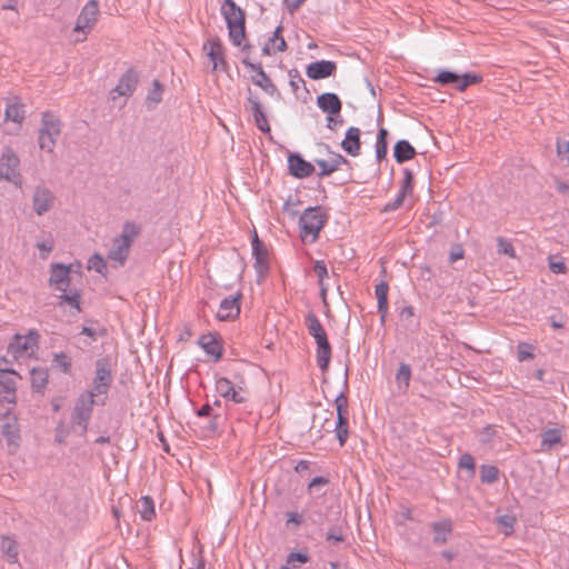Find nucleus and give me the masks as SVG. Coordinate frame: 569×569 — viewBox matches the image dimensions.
<instances>
[{"instance_id": "nucleus-26", "label": "nucleus", "mask_w": 569, "mask_h": 569, "mask_svg": "<svg viewBox=\"0 0 569 569\" xmlns=\"http://www.w3.org/2000/svg\"><path fill=\"white\" fill-rule=\"evenodd\" d=\"M282 26L279 24L272 32V36L269 37L268 41L264 43L262 48L263 56H271L278 51L282 52L287 49V42L282 37Z\"/></svg>"}, {"instance_id": "nucleus-24", "label": "nucleus", "mask_w": 569, "mask_h": 569, "mask_svg": "<svg viewBox=\"0 0 569 569\" xmlns=\"http://www.w3.org/2000/svg\"><path fill=\"white\" fill-rule=\"evenodd\" d=\"M360 136L361 131L357 127H350L346 131V137L341 141V148L347 154L351 157H357L360 154Z\"/></svg>"}, {"instance_id": "nucleus-32", "label": "nucleus", "mask_w": 569, "mask_h": 569, "mask_svg": "<svg viewBox=\"0 0 569 569\" xmlns=\"http://www.w3.org/2000/svg\"><path fill=\"white\" fill-rule=\"evenodd\" d=\"M0 550L3 558L9 563H18L19 561V551H18V542L10 536H2L0 539Z\"/></svg>"}, {"instance_id": "nucleus-59", "label": "nucleus", "mask_w": 569, "mask_h": 569, "mask_svg": "<svg viewBox=\"0 0 569 569\" xmlns=\"http://www.w3.org/2000/svg\"><path fill=\"white\" fill-rule=\"evenodd\" d=\"M37 248L41 251V252H44L46 254L41 253V258L42 259H46L47 258V254L49 252L52 251L53 249V240L52 239H48V240H44V241H41L37 244Z\"/></svg>"}, {"instance_id": "nucleus-38", "label": "nucleus", "mask_w": 569, "mask_h": 569, "mask_svg": "<svg viewBox=\"0 0 569 569\" xmlns=\"http://www.w3.org/2000/svg\"><path fill=\"white\" fill-rule=\"evenodd\" d=\"M411 380V367L408 363L401 362L396 373V382L399 390L406 391L409 388Z\"/></svg>"}, {"instance_id": "nucleus-2", "label": "nucleus", "mask_w": 569, "mask_h": 569, "mask_svg": "<svg viewBox=\"0 0 569 569\" xmlns=\"http://www.w3.org/2000/svg\"><path fill=\"white\" fill-rule=\"evenodd\" d=\"M221 13L226 20L229 37L234 46H241L244 38V12L233 0H223Z\"/></svg>"}, {"instance_id": "nucleus-5", "label": "nucleus", "mask_w": 569, "mask_h": 569, "mask_svg": "<svg viewBox=\"0 0 569 569\" xmlns=\"http://www.w3.org/2000/svg\"><path fill=\"white\" fill-rule=\"evenodd\" d=\"M61 132L60 120L50 112L42 114L41 128L39 130V147L41 150L52 152L58 137Z\"/></svg>"}, {"instance_id": "nucleus-1", "label": "nucleus", "mask_w": 569, "mask_h": 569, "mask_svg": "<svg viewBox=\"0 0 569 569\" xmlns=\"http://www.w3.org/2000/svg\"><path fill=\"white\" fill-rule=\"evenodd\" d=\"M141 228L132 221H126L122 231L113 238L112 247L108 252V259L116 263L117 267H123L128 257L131 244L140 233Z\"/></svg>"}, {"instance_id": "nucleus-30", "label": "nucleus", "mask_w": 569, "mask_h": 569, "mask_svg": "<svg viewBox=\"0 0 569 569\" xmlns=\"http://www.w3.org/2000/svg\"><path fill=\"white\" fill-rule=\"evenodd\" d=\"M240 313L239 297H227L222 299L217 312L219 320H228Z\"/></svg>"}, {"instance_id": "nucleus-33", "label": "nucleus", "mask_w": 569, "mask_h": 569, "mask_svg": "<svg viewBox=\"0 0 569 569\" xmlns=\"http://www.w3.org/2000/svg\"><path fill=\"white\" fill-rule=\"evenodd\" d=\"M375 295L378 301V313L380 315V322L385 323L388 313V284L385 281L378 283L375 288Z\"/></svg>"}, {"instance_id": "nucleus-50", "label": "nucleus", "mask_w": 569, "mask_h": 569, "mask_svg": "<svg viewBox=\"0 0 569 569\" xmlns=\"http://www.w3.org/2000/svg\"><path fill=\"white\" fill-rule=\"evenodd\" d=\"M458 467L469 471L470 477L475 476L476 461L470 453H463L459 458Z\"/></svg>"}, {"instance_id": "nucleus-49", "label": "nucleus", "mask_w": 569, "mask_h": 569, "mask_svg": "<svg viewBox=\"0 0 569 569\" xmlns=\"http://www.w3.org/2000/svg\"><path fill=\"white\" fill-rule=\"evenodd\" d=\"M326 540L328 542H333V543L345 541V535H343L342 527L340 525H335V526L330 527L326 533Z\"/></svg>"}, {"instance_id": "nucleus-18", "label": "nucleus", "mask_w": 569, "mask_h": 569, "mask_svg": "<svg viewBox=\"0 0 569 569\" xmlns=\"http://www.w3.org/2000/svg\"><path fill=\"white\" fill-rule=\"evenodd\" d=\"M49 283L58 291H67L70 286V267L58 262L51 263Z\"/></svg>"}, {"instance_id": "nucleus-13", "label": "nucleus", "mask_w": 569, "mask_h": 569, "mask_svg": "<svg viewBox=\"0 0 569 569\" xmlns=\"http://www.w3.org/2000/svg\"><path fill=\"white\" fill-rule=\"evenodd\" d=\"M251 72H254L251 80L252 83L261 88L266 93L271 97H280V92L271 81L270 77L264 72L261 63H253L249 58H243L241 61Z\"/></svg>"}, {"instance_id": "nucleus-35", "label": "nucleus", "mask_w": 569, "mask_h": 569, "mask_svg": "<svg viewBox=\"0 0 569 569\" xmlns=\"http://www.w3.org/2000/svg\"><path fill=\"white\" fill-rule=\"evenodd\" d=\"M4 118L18 124L22 123L26 118L24 106L16 99L8 101Z\"/></svg>"}, {"instance_id": "nucleus-60", "label": "nucleus", "mask_w": 569, "mask_h": 569, "mask_svg": "<svg viewBox=\"0 0 569 569\" xmlns=\"http://www.w3.org/2000/svg\"><path fill=\"white\" fill-rule=\"evenodd\" d=\"M307 0H283L289 13L296 12Z\"/></svg>"}, {"instance_id": "nucleus-63", "label": "nucleus", "mask_w": 569, "mask_h": 569, "mask_svg": "<svg viewBox=\"0 0 569 569\" xmlns=\"http://www.w3.org/2000/svg\"><path fill=\"white\" fill-rule=\"evenodd\" d=\"M403 201H405V200H403L402 198H400L399 196H397V197H396V199H395L393 201L388 202V203L385 206L383 211H386V212L395 211V210L399 209V208L402 206Z\"/></svg>"}, {"instance_id": "nucleus-4", "label": "nucleus", "mask_w": 569, "mask_h": 569, "mask_svg": "<svg viewBox=\"0 0 569 569\" xmlns=\"http://www.w3.org/2000/svg\"><path fill=\"white\" fill-rule=\"evenodd\" d=\"M327 222V214L321 207L307 208L299 218L300 237L303 241L310 237V242H315L321 229Z\"/></svg>"}, {"instance_id": "nucleus-29", "label": "nucleus", "mask_w": 569, "mask_h": 569, "mask_svg": "<svg viewBox=\"0 0 569 569\" xmlns=\"http://www.w3.org/2000/svg\"><path fill=\"white\" fill-rule=\"evenodd\" d=\"M346 163H348V160L339 153H332L331 158L328 160L317 159L316 164L320 168L318 176L319 177L330 176L332 172H335L342 164H346Z\"/></svg>"}, {"instance_id": "nucleus-58", "label": "nucleus", "mask_w": 569, "mask_h": 569, "mask_svg": "<svg viewBox=\"0 0 569 569\" xmlns=\"http://www.w3.org/2000/svg\"><path fill=\"white\" fill-rule=\"evenodd\" d=\"M343 120L339 114H328L327 117V128L330 130H335L338 126H341Z\"/></svg>"}, {"instance_id": "nucleus-15", "label": "nucleus", "mask_w": 569, "mask_h": 569, "mask_svg": "<svg viewBox=\"0 0 569 569\" xmlns=\"http://www.w3.org/2000/svg\"><path fill=\"white\" fill-rule=\"evenodd\" d=\"M203 50L212 62V71H227L228 62L224 58L223 46L218 38L208 39L203 44Z\"/></svg>"}, {"instance_id": "nucleus-51", "label": "nucleus", "mask_w": 569, "mask_h": 569, "mask_svg": "<svg viewBox=\"0 0 569 569\" xmlns=\"http://www.w3.org/2000/svg\"><path fill=\"white\" fill-rule=\"evenodd\" d=\"M53 363L60 368L64 373H69L71 369V358L64 352L56 353L53 357Z\"/></svg>"}, {"instance_id": "nucleus-41", "label": "nucleus", "mask_w": 569, "mask_h": 569, "mask_svg": "<svg viewBox=\"0 0 569 569\" xmlns=\"http://www.w3.org/2000/svg\"><path fill=\"white\" fill-rule=\"evenodd\" d=\"M30 375H31V385H32L33 390L41 391L48 382V378H49L48 371L42 368H39V369L33 368L31 370Z\"/></svg>"}, {"instance_id": "nucleus-52", "label": "nucleus", "mask_w": 569, "mask_h": 569, "mask_svg": "<svg viewBox=\"0 0 569 569\" xmlns=\"http://www.w3.org/2000/svg\"><path fill=\"white\" fill-rule=\"evenodd\" d=\"M497 522L499 526L503 527V533L509 536L513 532V527L516 523V518L510 515H502L497 518Z\"/></svg>"}, {"instance_id": "nucleus-21", "label": "nucleus", "mask_w": 569, "mask_h": 569, "mask_svg": "<svg viewBox=\"0 0 569 569\" xmlns=\"http://www.w3.org/2000/svg\"><path fill=\"white\" fill-rule=\"evenodd\" d=\"M288 168L290 174L298 179L307 178L315 171L313 164L305 160L299 153L289 154Z\"/></svg>"}, {"instance_id": "nucleus-20", "label": "nucleus", "mask_w": 569, "mask_h": 569, "mask_svg": "<svg viewBox=\"0 0 569 569\" xmlns=\"http://www.w3.org/2000/svg\"><path fill=\"white\" fill-rule=\"evenodd\" d=\"M6 417L8 420L4 423H2V426H1V435L3 436V438L6 440L8 451L10 453H13L19 447V441H20L19 426L17 422V418H14V417L9 418L8 413H6Z\"/></svg>"}, {"instance_id": "nucleus-3", "label": "nucleus", "mask_w": 569, "mask_h": 569, "mask_svg": "<svg viewBox=\"0 0 569 569\" xmlns=\"http://www.w3.org/2000/svg\"><path fill=\"white\" fill-rule=\"evenodd\" d=\"M113 381V375L108 360L98 359L96 361V375L92 381V389L87 390L97 399L98 406L107 403L108 393Z\"/></svg>"}, {"instance_id": "nucleus-10", "label": "nucleus", "mask_w": 569, "mask_h": 569, "mask_svg": "<svg viewBox=\"0 0 569 569\" xmlns=\"http://www.w3.org/2000/svg\"><path fill=\"white\" fill-rule=\"evenodd\" d=\"M337 409V421L335 423L333 431L342 447L349 436V423H348V398L341 392L335 399Z\"/></svg>"}, {"instance_id": "nucleus-55", "label": "nucleus", "mask_w": 569, "mask_h": 569, "mask_svg": "<svg viewBox=\"0 0 569 569\" xmlns=\"http://www.w3.org/2000/svg\"><path fill=\"white\" fill-rule=\"evenodd\" d=\"M313 272L318 278L319 287H322V282L328 277L327 266L322 260H317L313 264Z\"/></svg>"}, {"instance_id": "nucleus-57", "label": "nucleus", "mask_w": 569, "mask_h": 569, "mask_svg": "<svg viewBox=\"0 0 569 569\" xmlns=\"http://www.w3.org/2000/svg\"><path fill=\"white\" fill-rule=\"evenodd\" d=\"M0 402L16 403V390L0 389Z\"/></svg>"}, {"instance_id": "nucleus-11", "label": "nucleus", "mask_w": 569, "mask_h": 569, "mask_svg": "<svg viewBox=\"0 0 569 569\" xmlns=\"http://www.w3.org/2000/svg\"><path fill=\"white\" fill-rule=\"evenodd\" d=\"M56 203L54 193L43 183L34 187L32 192V210L41 217L51 211Z\"/></svg>"}, {"instance_id": "nucleus-47", "label": "nucleus", "mask_w": 569, "mask_h": 569, "mask_svg": "<svg viewBox=\"0 0 569 569\" xmlns=\"http://www.w3.org/2000/svg\"><path fill=\"white\" fill-rule=\"evenodd\" d=\"M88 269H92L100 274H104L107 271V262L102 256L94 253L88 260Z\"/></svg>"}, {"instance_id": "nucleus-12", "label": "nucleus", "mask_w": 569, "mask_h": 569, "mask_svg": "<svg viewBox=\"0 0 569 569\" xmlns=\"http://www.w3.org/2000/svg\"><path fill=\"white\" fill-rule=\"evenodd\" d=\"M39 333L34 330L27 336L16 335L14 340L9 343L7 353L18 359L24 355L32 353L38 347Z\"/></svg>"}, {"instance_id": "nucleus-6", "label": "nucleus", "mask_w": 569, "mask_h": 569, "mask_svg": "<svg viewBox=\"0 0 569 569\" xmlns=\"http://www.w3.org/2000/svg\"><path fill=\"white\" fill-rule=\"evenodd\" d=\"M94 405H97V399L87 392L80 393L74 402L71 420L81 428L82 433L88 430Z\"/></svg>"}, {"instance_id": "nucleus-62", "label": "nucleus", "mask_w": 569, "mask_h": 569, "mask_svg": "<svg viewBox=\"0 0 569 569\" xmlns=\"http://www.w3.org/2000/svg\"><path fill=\"white\" fill-rule=\"evenodd\" d=\"M303 521V518L300 513L290 511L287 513V525L293 523L296 526H300Z\"/></svg>"}, {"instance_id": "nucleus-42", "label": "nucleus", "mask_w": 569, "mask_h": 569, "mask_svg": "<svg viewBox=\"0 0 569 569\" xmlns=\"http://www.w3.org/2000/svg\"><path fill=\"white\" fill-rule=\"evenodd\" d=\"M480 479L487 485L495 483L499 479V469L493 465H481Z\"/></svg>"}, {"instance_id": "nucleus-43", "label": "nucleus", "mask_w": 569, "mask_h": 569, "mask_svg": "<svg viewBox=\"0 0 569 569\" xmlns=\"http://www.w3.org/2000/svg\"><path fill=\"white\" fill-rule=\"evenodd\" d=\"M413 191V174L409 169L403 170V180L401 183V188L397 196L402 198L403 200L406 197L410 196Z\"/></svg>"}, {"instance_id": "nucleus-44", "label": "nucleus", "mask_w": 569, "mask_h": 569, "mask_svg": "<svg viewBox=\"0 0 569 569\" xmlns=\"http://www.w3.org/2000/svg\"><path fill=\"white\" fill-rule=\"evenodd\" d=\"M306 325H307L308 332L311 337H315V336L326 331L323 326L321 325L319 318L313 312H309L307 315Z\"/></svg>"}, {"instance_id": "nucleus-9", "label": "nucleus", "mask_w": 569, "mask_h": 569, "mask_svg": "<svg viewBox=\"0 0 569 569\" xmlns=\"http://www.w3.org/2000/svg\"><path fill=\"white\" fill-rule=\"evenodd\" d=\"M481 80V76L478 74L465 73L460 76L450 70L439 71L433 79L435 82L440 83L442 86L451 84L456 90L460 92L465 91L471 84L479 83Z\"/></svg>"}, {"instance_id": "nucleus-36", "label": "nucleus", "mask_w": 569, "mask_h": 569, "mask_svg": "<svg viewBox=\"0 0 569 569\" xmlns=\"http://www.w3.org/2000/svg\"><path fill=\"white\" fill-rule=\"evenodd\" d=\"M416 156V149L407 140H399L393 147V157L398 163L411 160Z\"/></svg>"}, {"instance_id": "nucleus-54", "label": "nucleus", "mask_w": 569, "mask_h": 569, "mask_svg": "<svg viewBox=\"0 0 569 569\" xmlns=\"http://www.w3.org/2000/svg\"><path fill=\"white\" fill-rule=\"evenodd\" d=\"M289 84L295 93L299 90L300 86H305L306 82L300 76L299 71L297 69L289 70Z\"/></svg>"}, {"instance_id": "nucleus-56", "label": "nucleus", "mask_w": 569, "mask_h": 569, "mask_svg": "<svg viewBox=\"0 0 569 569\" xmlns=\"http://www.w3.org/2000/svg\"><path fill=\"white\" fill-rule=\"evenodd\" d=\"M557 154L561 160H565L567 163H569V141H557Z\"/></svg>"}, {"instance_id": "nucleus-27", "label": "nucleus", "mask_w": 569, "mask_h": 569, "mask_svg": "<svg viewBox=\"0 0 569 569\" xmlns=\"http://www.w3.org/2000/svg\"><path fill=\"white\" fill-rule=\"evenodd\" d=\"M198 345L203 349V351L208 356L213 357V359L216 361L221 359L222 347H221L216 335H212V333L202 335L198 340Z\"/></svg>"}, {"instance_id": "nucleus-8", "label": "nucleus", "mask_w": 569, "mask_h": 569, "mask_svg": "<svg viewBox=\"0 0 569 569\" xmlns=\"http://www.w3.org/2000/svg\"><path fill=\"white\" fill-rule=\"evenodd\" d=\"M99 6L96 0H89L82 8L80 14L77 18L73 32L82 33L81 37L74 39L76 42H82L87 39V33L94 27L98 21Z\"/></svg>"}, {"instance_id": "nucleus-22", "label": "nucleus", "mask_w": 569, "mask_h": 569, "mask_svg": "<svg viewBox=\"0 0 569 569\" xmlns=\"http://www.w3.org/2000/svg\"><path fill=\"white\" fill-rule=\"evenodd\" d=\"M312 338L317 343V365L321 371H327L332 353L327 332L323 331Z\"/></svg>"}, {"instance_id": "nucleus-53", "label": "nucleus", "mask_w": 569, "mask_h": 569, "mask_svg": "<svg viewBox=\"0 0 569 569\" xmlns=\"http://www.w3.org/2000/svg\"><path fill=\"white\" fill-rule=\"evenodd\" d=\"M163 88L158 80H153L152 89L148 92L147 100L151 103H159L162 99Z\"/></svg>"}, {"instance_id": "nucleus-39", "label": "nucleus", "mask_w": 569, "mask_h": 569, "mask_svg": "<svg viewBox=\"0 0 569 569\" xmlns=\"http://www.w3.org/2000/svg\"><path fill=\"white\" fill-rule=\"evenodd\" d=\"M310 556L306 551L290 552L286 558V563L280 569H298L299 563H307Z\"/></svg>"}, {"instance_id": "nucleus-28", "label": "nucleus", "mask_w": 569, "mask_h": 569, "mask_svg": "<svg viewBox=\"0 0 569 569\" xmlns=\"http://www.w3.org/2000/svg\"><path fill=\"white\" fill-rule=\"evenodd\" d=\"M399 328H402L405 333H415L420 327L419 320L415 317V309L411 306H406L399 313Z\"/></svg>"}, {"instance_id": "nucleus-37", "label": "nucleus", "mask_w": 569, "mask_h": 569, "mask_svg": "<svg viewBox=\"0 0 569 569\" xmlns=\"http://www.w3.org/2000/svg\"><path fill=\"white\" fill-rule=\"evenodd\" d=\"M137 511L144 521H151L156 516L153 499L149 496L141 497L137 502Z\"/></svg>"}, {"instance_id": "nucleus-40", "label": "nucleus", "mask_w": 569, "mask_h": 569, "mask_svg": "<svg viewBox=\"0 0 569 569\" xmlns=\"http://www.w3.org/2000/svg\"><path fill=\"white\" fill-rule=\"evenodd\" d=\"M388 130L385 128H380L377 134V140L375 144V151H376V159L378 162H380L382 159L387 156L388 150Z\"/></svg>"}, {"instance_id": "nucleus-46", "label": "nucleus", "mask_w": 569, "mask_h": 569, "mask_svg": "<svg viewBox=\"0 0 569 569\" xmlns=\"http://www.w3.org/2000/svg\"><path fill=\"white\" fill-rule=\"evenodd\" d=\"M497 252L499 254L508 256L509 258H516V251L510 240L499 237L497 238Z\"/></svg>"}, {"instance_id": "nucleus-48", "label": "nucleus", "mask_w": 569, "mask_h": 569, "mask_svg": "<svg viewBox=\"0 0 569 569\" xmlns=\"http://www.w3.org/2000/svg\"><path fill=\"white\" fill-rule=\"evenodd\" d=\"M67 303L70 307L74 308L78 312H80V295L74 291L72 293H68L67 291L62 292L60 296L59 305Z\"/></svg>"}, {"instance_id": "nucleus-16", "label": "nucleus", "mask_w": 569, "mask_h": 569, "mask_svg": "<svg viewBox=\"0 0 569 569\" xmlns=\"http://www.w3.org/2000/svg\"><path fill=\"white\" fill-rule=\"evenodd\" d=\"M252 256L254 258V269L257 274L263 278L270 268L269 262V252L266 244L258 238V234L254 233L252 241Z\"/></svg>"}, {"instance_id": "nucleus-64", "label": "nucleus", "mask_w": 569, "mask_h": 569, "mask_svg": "<svg viewBox=\"0 0 569 569\" xmlns=\"http://www.w3.org/2000/svg\"><path fill=\"white\" fill-rule=\"evenodd\" d=\"M555 186L557 191L561 194H566L569 190V183L560 179H556Z\"/></svg>"}, {"instance_id": "nucleus-19", "label": "nucleus", "mask_w": 569, "mask_h": 569, "mask_svg": "<svg viewBox=\"0 0 569 569\" xmlns=\"http://www.w3.org/2000/svg\"><path fill=\"white\" fill-rule=\"evenodd\" d=\"M336 70H337V64L335 61L319 60V61L311 62L307 66L306 74L308 78H310L312 80H320V79H326V78L333 76Z\"/></svg>"}, {"instance_id": "nucleus-17", "label": "nucleus", "mask_w": 569, "mask_h": 569, "mask_svg": "<svg viewBox=\"0 0 569 569\" xmlns=\"http://www.w3.org/2000/svg\"><path fill=\"white\" fill-rule=\"evenodd\" d=\"M139 81V74L136 70L129 69L127 70L122 77L119 79L118 84L111 91L110 96L113 101L118 97L129 98L134 92L137 84Z\"/></svg>"}, {"instance_id": "nucleus-25", "label": "nucleus", "mask_w": 569, "mask_h": 569, "mask_svg": "<svg viewBox=\"0 0 569 569\" xmlns=\"http://www.w3.org/2000/svg\"><path fill=\"white\" fill-rule=\"evenodd\" d=\"M319 109L328 114L341 113L342 102L338 94L333 92H325L317 98Z\"/></svg>"}, {"instance_id": "nucleus-34", "label": "nucleus", "mask_w": 569, "mask_h": 569, "mask_svg": "<svg viewBox=\"0 0 569 569\" xmlns=\"http://www.w3.org/2000/svg\"><path fill=\"white\" fill-rule=\"evenodd\" d=\"M431 528L435 533L433 542L437 545H443L447 542L448 537L452 531V522L449 519H443V520L433 522Z\"/></svg>"}, {"instance_id": "nucleus-61", "label": "nucleus", "mask_w": 569, "mask_h": 569, "mask_svg": "<svg viewBox=\"0 0 569 569\" xmlns=\"http://www.w3.org/2000/svg\"><path fill=\"white\" fill-rule=\"evenodd\" d=\"M549 268L553 273L557 274L565 273L567 270L566 263L563 261H550Z\"/></svg>"}, {"instance_id": "nucleus-45", "label": "nucleus", "mask_w": 569, "mask_h": 569, "mask_svg": "<svg viewBox=\"0 0 569 569\" xmlns=\"http://www.w3.org/2000/svg\"><path fill=\"white\" fill-rule=\"evenodd\" d=\"M16 378L14 372L8 369L0 370V389H13L16 390Z\"/></svg>"}, {"instance_id": "nucleus-7", "label": "nucleus", "mask_w": 569, "mask_h": 569, "mask_svg": "<svg viewBox=\"0 0 569 569\" xmlns=\"http://www.w3.org/2000/svg\"><path fill=\"white\" fill-rule=\"evenodd\" d=\"M20 160L16 152L7 147L0 158V179H4L17 188L22 187V178L19 171Z\"/></svg>"}, {"instance_id": "nucleus-31", "label": "nucleus", "mask_w": 569, "mask_h": 569, "mask_svg": "<svg viewBox=\"0 0 569 569\" xmlns=\"http://www.w3.org/2000/svg\"><path fill=\"white\" fill-rule=\"evenodd\" d=\"M541 451H550L557 446L562 445V431L559 428H549L541 435Z\"/></svg>"}, {"instance_id": "nucleus-23", "label": "nucleus", "mask_w": 569, "mask_h": 569, "mask_svg": "<svg viewBox=\"0 0 569 569\" xmlns=\"http://www.w3.org/2000/svg\"><path fill=\"white\" fill-rule=\"evenodd\" d=\"M248 103L250 104V111L252 112L254 123L257 128L263 133L270 132V124L268 122L267 114L261 106L258 97L252 96L251 91H249V96L247 98Z\"/></svg>"}, {"instance_id": "nucleus-14", "label": "nucleus", "mask_w": 569, "mask_h": 569, "mask_svg": "<svg viewBox=\"0 0 569 569\" xmlns=\"http://www.w3.org/2000/svg\"><path fill=\"white\" fill-rule=\"evenodd\" d=\"M216 389L226 400H230L234 403H243L247 401V391L240 386L236 387L232 381L226 377L217 379Z\"/></svg>"}]
</instances>
